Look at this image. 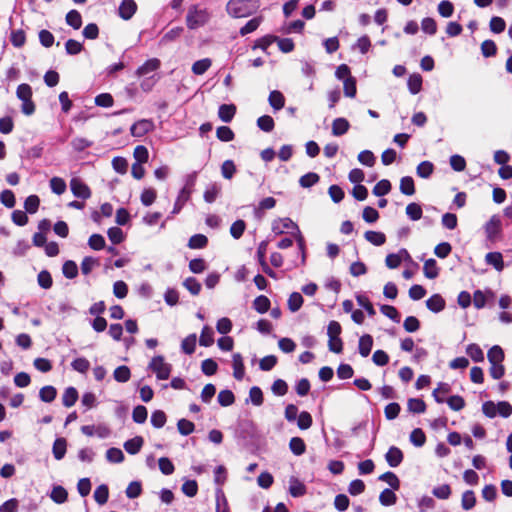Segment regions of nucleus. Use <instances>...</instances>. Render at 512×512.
<instances>
[{
  "label": "nucleus",
  "instance_id": "50",
  "mask_svg": "<svg viewBox=\"0 0 512 512\" xmlns=\"http://www.w3.org/2000/svg\"><path fill=\"white\" fill-rule=\"evenodd\" d=\"M320 180V176L315 172H309L299 179V184L303 188H309L315 184H317Z\"/></svg>",
  "mask_w": 512,
  "mask_h": 512
},
{
  "label": "nucleus",
  "instance_id": "55",
  "mask_svg": "<svg viewBox=\"0 0 512 512\" xmlns=\"http://www.w3.org/2000/svg\"><path fill=\"white\" fill-rule=\"evenodd\" d=\"M410 441L416 447H422L426 442V435L421 428H415L410 434Z\"/></svg>",
  "mask_w": 512,
  "mask_h": 512
},
{
  "label": "nucleus",
  "instance_id": "44",
  "mask_svg": "<svg viewBox=\"0 0 512 512\" xmlns=\"http://www.w3.org/2000/svg\"><path fill=\"white\" fill-rule=\"evenodd\" d=\"M263 20L262 16L254 17L250 19L241 29H240V35L245 36L249 33L254 32L257 30V28L260 26L261 22Z\"/></svg>",
  "mask_w": 512,
  "mask_h": 512
},
{
  "label": "nucleus",
  "instance_id": "57",
  "mask_svg": "<svg viewBox=\"0 0 512 512\" xmlns=\"http://www.w3.org/2000/svg\"><path fill=\"white\" fill-rule=\"evenodd\" d=\"M344 95L346 97L354 98L357 93L356 79L353 76H349L344 80Z\"/></svg>",
  "mask_w": 512,
  "mask_h": 512
},
{
  "label": "nucleus",
  "instance_id": "13",
  "mask_svg": "<svg viewBox=\"0 0 512 512\" xmlns=\"http://www.w3.org/2000/svg\"><path fill=\"white\" fill-rule=\"evenodd\" d=\"M373 347V338L370 334H364L359 338L358 349L362 357H367Z\"/></svg>",
  "mask_w": 512,
  "mask_h": 512
},
{
  "label": "nucleus",
  "instance_id": "56",
  "mask_svg": "<svg viewBox=\"0 0 512 512\" xmlns=\"http://www.w3.org/2000/svg\"><path fill=\"white\" fill-rule=\"evenodd\" d=\"M217 138L222 142H230L235 138L233 130L228 126H220L216 130Z\"/></svg>",
  "mask_w": 512,
  "mask_h": 512
},
{
  "label": "nucleus",
  "instance_id": "31",
  "mask_svg": "<svg viewBox=\"0 0 512 512\" xmlns=\"http://www.w3.org/2000/svg\"><path fill=\"white\" fill-rule=\"evenodd\" d=\"M407 408L412 413L421 414L426 411V403L420 398H409L407 401Z\"/></svg>",
  "mask_w": 512,
  "mask_h": 512
},
{
  "label": "nucleus",
  "instance_id": "3",
  "mask_svg": "<svg viewBox=\"0 0 512 512\" xmlns=\"http://www.w3.org/2000/svg\"><path fill=\"white\" fill-rule=\"evenodd\" d=\"M210 15L206 9H198L197 6L189 8L186 15V25L194 30L204 26L209 21Z\"/></svg>",
  "mask_w": 512,
  "mask_h": 512
},
{
  "label": "nucleus",
  "instance_id": "54",
  "mask_svg": "<svg viewBox=\"0 0 512 512\" xmlns=\"http://www.w3.org/2000/svg\"><path fill=\"white\" fill-rule=\"evenodd\" d=\"M63 275L68 279H74L78 275V266L72 260H67L62 266Z\"/></svg>",
  "mask_w": 512,
  "mask_h": 512
},
{
  "label": "nucleus",
  "instance_id": "19",
  "mask_svg": "<svg viewBox=\"0 0 512 512\" xmlns=\"http://www.w3.org/2000/svg\"><path fill=\"white\" fill-rule=\"evenodd\" d=\"M67 450V441L65 438L60 437L57 438L52 447L53 456L56 460H61L64 458Z\"/></svg>",
  "mask_w": 512,
  "mask_h": 512
},
{
  "label": "nucleus",
  "instance_id": "4",
  "mask_svg": "<svg viewBox=\"0 0 512 512\" xmlns=\"http://www.w3.org/2000/svg\"><path fill=\"white\" fill-rule=\"evenodd\" d=\"M149 369L156 374L157 379L166 380L170 376L172 367L169 363L165 362L162 355H158L151 359Z\"/></svg>",
  "mask_w": 512,
  "mask_h": 512
},
{
  "label": "nucleus",
  "instance_id": "32",
  "mask_svg": "<svg viewBox=\"0 0 512 512\" xmlns=\"http://www.w3.org/2000/svg\"><path fill=\"white\" fill-rule=\"evenodd\" d=\"M378 479L380 481L386 482L393 490L397 491L400 489V480L394 472L387 471V472L381 474L378 477Z\"/></svg>",
  "mask_w": 512,
  "mask_h": 512
},
{
  "label": "nucleus",
  "instance_id": "26",
  "mask_svg": "<svg viewBox=\"0 0 512 512\" xmlns=\"http://www.w3.org/2000/svg\"><path fill=\"white\" fill-rule=\"evenodd\" d=\"M271 306L269 298L265 295L257 296L253 301V308L260 314L266 313Z\"/></svg>",
  "mask_w": 512,
  "mask_h": 512
},
{
  "label": "nucleus",
  "instance_id": "35",
  "mask_svg": "<svg viewBox=\"0 0 512 512\" xmlns=\"http://www.w3.org/2000/svg\"><path fill=\"white\" fill-rule=\"evenodd\" d=\"M113 377L117 382L120 383L129 381L131 378L130 368L126 365L118 366L113 372Z\"/></svg>",
  "mask_w": 512,
  "mask_h": 512
},
{
  "label": "nucleus",
  "instance_id": "64",
  "mask_svg": "<svg viewBox=\"0 0 512 512\" xmlns=\"http://www.w3.org/2000/svg\"><path fill=\"white\" fill-rule=\"evenodd\" d=\"M476 504V497L472 490H467L463 493L461 505L464 510L472 509Z\"/></svg>",
  "mask_w": 512,
  "mask_h": 512
},
{
  "label": "nucleus",
  "instance_id": "21",
  "mask_svg": "<svg viewBox=\"0 0 512 512\" xmlns=\"http://www.w3.org/2000/svg\"><path fill=\"white\" fill-rule=\"evenodd\" d=\"M350 128V124L345 118H336L332 123V134L334 136H341L347 133Z\"/></svg>",
  "mask_w": 512,
  "mask_h": 512
},
{
  "label": "nucleus",
  "instance_id": "37",
  "mask_svg": "<svg viewBox=\"0 0 512 512\" xmlns=\"http://www.w3.org/2000/svg\"><path fill=\"white\" fill-rule=\"evenodd\" d=\"M400 191L402 194L411 196L415 193L414 180L410 176H404L400 180Z\"/></svg>",
  "mask_w": 512,
  "mask_h": 512
},
{
  "label": "nucleus",
  "instance_id": "15",
  "mask_svg": "<svg viewBox=\"0 0 512 512\" xmlns=\"http://www.w3.org/2000/svg\"><path fill=\"white\" fill-rule=\"evenodd\" d=\"M161 65V62L157 58H152L147 60L144 64H142L138 69L136 70V74L138 76H144L147 75L150 72H154L157 69H159Z\"/></svg>",
  "mask_w": 512,
  "mask_h": 512
},
{
  "label": "nucleus",
  "instance_id": "47",
  "mask_svg": "<svg viewBox=\"0 0 512 512\" xmlns=\"http://www.w3.org/2000/svg\"><path fill=\"white\" fill-rule=\"evenodd\" d=\"M434 171V165L430 161H423L418 164L416 173L421 178H429Z\"/></svg>",
  "mask_w": 512,
  "mask_h": 512
},
{
  "label": "nucleus",
  "instance_id": "62",
  "mask_svg": "<svg viewBox=\"0 0 512 512\" xmlns=\"http://www.w3.org/2000/svg\"><path fill=\"white\" fill-rule=\"evenodd\" d=\"M177 428L181 435L187 436L194 432L195 425L193 422L182 418V419L178 420Z\"/></svg>",
  "mask_w": 512,
  "mask_h": 512
},
{
  "label": "nucleus",
  "instance_id": "36",
  "mask_svg": "<svg viewBox=\"0 0 512 512\" xmlns=\"http://www.w3.org/2000/svg\"><path fill=\"white\" fill-rule=\"evenodd\" d=\"M422 76L418 73H414L409 76L407 85L408 89L412 94H417L422 89Z\"/></svg>",
  "mask_w": 512,
  "mask_h": 512
},
{
  "label": "nucleus",
  "instance_id": "38",
  "mask_svg": "<svg viewBox=\"0 0 512 512\" xmlns=\"http://www.w3.org/2000/svg\"><path fill=\"white\" fill-rule=\"evenodd\" d=\"M66 23L73 29L77 30L82 26V16L77 10H70L66 14Z\"/></svg>",
  "mask_w": 512,
  "mask_h": 512
},
{
  "label": "nucleus",
  "instance_id": "34",
  "mask_svg": "<svg viewBox=\"0 0 512 512\" xmlns=\"http://www.w3.org/2000/svg\"><path fill=\"white\" fill-rule=\"evenodd\" d=\"M379 502L383 506H392L397 502V496L393 489H384L379 495Z\"/></svg>",
  "mask_w": 512,
  "mask_h": 512
},
{
  "label": "nucleus",
  "instance_id": "42",
  "mask_svg": "<svg viewBox=\"0 0 512 512\" xmlns=\"http://www.w3.org/2000/svg\"><path fill=\"white\" fill-rule=\"evenodd\" d=\"M214 343V332L209 326H204L199 338V344L204 347H209Z\"/></svg>",
  "mask_w": 512,
  "mask_h": 512
},
{
  "label": "nucleus",
  "instance_id": "1",
  "mask_svg": "<svg viewBox=\"0 0 512 512\" xmlns=\"http://www.w3.org/2000/svg\"><path fill=\"white\" fill-rule=\"evenodd\" d=\"M259 7V0H229L226 10L234 18H244L255 13Z\"/></svg>",
  "mask_w": 512,
  "mask_h": 512
},
{
  "label": "nucleus",
  "instance_id": "52",
  "mask_svg": "<svg viewBox=\"0 0 512 512\" xmlns=\"http://www.w3.org/2000/svg\"><path fill=\"white\" fill-rule=\"evenodd\" d=\"M296 419H297V426L301 430H307L313 424L312 416L308 411H302Z\"/></svg>",
  "mask_w": 512,
  "mask_h": 512
},
{
  "label": "nucleus",
  "instance_id": "49",
  "mask_svg": "<svg viewBox=\"0 0 512 512\" xmlns=\"http://www.w3.org/2000/svg\"><path fill=\"white\" fill-rule=\"evenodd\" d=\"M10 41H11L12 45L16 48L23 47L26 42V34H25L24 30H22V29L13 30L10 34Z\"/></svg>",
  "mask_w": 512,
  "mask_h": 512
},
{
  "label": "nucleus",
  "instance_id": "61",
  "mask_svg": "<svg viewBox=\"0 0 512 512\" xmlns=\"http://www.w3.org/2000/svg\"><path fill=\"white\" fill-rule=\"evenodd\" d=\"M157 198V192L153 188H146L142 191L140 199L144 206L152 205Z\"/></svg>",
  "mask_w": 512,
  "mask_h": 512
},
{
  "label": "nucleus",
  "instance_id": "40",
  "mask_svg": "<svg viewBox=\"0 0 512 512\" xmlns=\"http://www.w3.org/2000/svg\"><path fill=\"white\" fill-rule=\"evenodd\" d=\"M57 396V390L54 386L47 385L40 389L39 397L43 402L51 403Z\"/></svg>",
  "mask_w": 512,
  "mask_h": 512
},
{
  "label": "nucleus",
  "instance_id": "7",
  "mask_svg": "<svg viewBox=\"0 0 512 512\" xmlns=\"http://www.w3.org/2000/svg\"><path fill=\"white\" fill-rule=\"evenodd\" d=\"M153 128L154 124L152 120L141 119L131 126L130 132L132 136L140 138L152 131Z\"/></svg>",
  "mask_w": 512,
  "mask_h": 512
},
{
  "label": "nucleus",
  "instance_id": "59",
  "mask_svg": "<svg viewBox=\"0 0 512 512\" xmlns=\"http://www.w3.org/2000/svg\"><path fill=\"white\" fill-rule=\"evenodd\" d=\"M40 205V199L37 195H30L25 199L24 208L27 213L34 214Z\"/></svg>",
  "mask_w": 512,
  "mask_h": 512
},
{
  "label": "nucleus",
  "instance_id": "6",
  "mask_svg": "<svg viewBox=\"0 0 512 512\" xmlns=\"http://www.w3.org/2000/svg\"><path fill=\"white\" fill-rule=\"evenodd\" d=\"M486 237L490 241H494L501 233V220L497 215H493L485 224Z\"/></svg>",
  "mask_w": 512,
  "mask_h": 512
},
{
  "label": "nucleus",
  "instance_id": "41",
  "mask_svg": "<svg viewBox=\"0 0 512 512\" xmlns=\"http://www.w3.org/2000/svg\"><path fill=\"white\" fill-rule=\"evenodd\" d=\"M109 488L105 484L99 485L94 491V499L99 505H103L108 501Z\"/></svg>",
  "mask_w": 512,
  "mask_h": 512
},
{
  "label": "nucleus",
  "instance_id": "27",
  "mask_svg": "<svg viewBox=\"0 0 512 512\" xmlns=\"http://www.w3.org/2000/svg\"><path fill=\"white\" fill-rule=\"evenodd\" d=\"M289 448L296 456H301L306 451V444L300 437H292L289 441Z\"/></svg>",
  "mask_w": 512,
  "mask_h": 512
},
{
  "label": "nucleus",
  "instance_id": "60",
  "mask_svg": "<svg viewBox=\"0 0 512 512\" xmlns=\"http://www.w3.org/2000/svg\"><path fill=\"white\" fill-rule=\"evenodd\" d=\"M246 223L244 220L239 219L232 223L230 227V234L234 239H239L244 234Z\"/></svg>",
  "mask_w": 512,
  "mask_h": 512
},
{
  "label": "nucleus",
  "instance_id": "23",
  "mask_svg": "<svg viewBox=\"0 0 512 512\" xmlns=\"http://www.w3.org/2000/svg\"><path fill=\"white\" fill-rule=\"evenodd\" d=\"M423 273L428 279H435L439 275V268L435 259L430 258L423 265Z\"/></svg>",
  "mask_w": 512,
  "mask_h": 512
},
{
  "label": "nucleus",
  "instance_id": "11",
  "mask_svg": "<svg viewBox=\"0 0 512 512\" xmlns=\"http://www.w3.org/2000/svg\"><path fill=\"white\" fill-rule=\"evenodd\" d=\"M446 302L440 294H433L426 300L427 308L433 313H439L445 309Z\"/></svg>",
  "mask_w": 512,
  "mask_h": 512
},
{
  "label": "nucleus",
  "instance_id": "51",
  "mask_svg": "<svg viewBox=\"0 0 512 512\" xmlns=\"http://www.w3.org/2000/svg\"><path fill=\"white\" fill-rule=\"evenodd\" d=\"M217 400L221 406L227 407L235 402V396L231 390L225 389L219 392Z\"/></svg>",
  "mask_w": 512,
  "mask_h": 512
},
{
  "label": "nucleus",
  "instance_id": "33",
  "mask_svg": "<svg viewBox=\"0 0 512 512\" xmlns=\"http://www.w3.org/2000/svg\"><path fill=\"white\" fill-rule=\"evenodd\" d=\"M208 244V238L204 234H195L190 237L187 246L190 249H203Z\"/></svg>",
  "mask_w": 512,
  "mask_h": 512
},
{
  "label": "nucleus",
  "instance_id": "53",
  "mask_svg": "<svg viewBox=\"0 0 512 512\" xmlns=\"http://www.w3.org/2000/svg\"><path fill=\"white\" fill-rule=\"evenodd\" d=\"M481 53L484 57H493L497 54V46L493 40L487 39L481 43Z\"/></svg>",
  "mask_w": 512,
  "mask_h": 512
},
{
  "label": "nucleus",
  "instance_id": "39",
  "mask_svg": "<svg viewBox=\"0 0 512 512\" xmlns=\"http://www.w3.org/2000/svg\"><path fill=\"white\" fill-rule=\"evenodd\" d=\"M303 297L299 292H293L290 294L287 305L291 312H297L303 305Z\"/></svg>",
  "mask_w": 512,
  "mask_h": 512
},
{
  "label": "nucleus",
  "instance_id": "29",
  "mask_svg": "<svg viewBox=\"0 0 512 512\" xmlns=\"http://www.w3.org/2000/svg\"><path fill=\"white\" fill-rule=\"evenodd\" d=\"M466 353L474 362H483L484 361L483 350L476 343L469 344L466 347Z\"/></svg>",
  "mask_w": 512,
  "mask_h": 512
},
{
  "label": "nucleus",
  "instance_id": "5",
  "mask_svg": "<svg viewBox=\"0 0 512 512\" xmlns=\"http://www.w3.org/2000/svg\"><path fill=\"white\" fill-rule=\"evenodd\" d=\"M70 188L73 193V195L77 198H81L83 200H86L91 197V190L88 187L87 184H85L81 179L79 178H73L70 181Z\"/></svg>",
  "mask_w": 512,
  "mask_h": 512
},
{
  "label": "nucleus",
  "instance_id": "14",
  "mask_svg": "<svg viewBox=\"0 0 512 512\" xmlns=\"http://www.w3.org/2000/svg\"><path fill=\"white\" fill-rule=\"evenodd\" d=\"M485 261L488 265L493 266L498 272H501L504 269L503 256L500 252L487 253L485 256Z\"/></svg>",
  "mask_w": 512,
  "mask_h": 512
},
{
  "label": "nucleus",
  "instance_id": "30",
  "mask_svg": "<svg viewBox=\"0 0 512 512\" xmlns=\"http://www.w3.org/2000/svg\"><path fill=\"white\" fill-rule=\"evenodd\" d=\"M364 237L375 246H381L386 242V236L383 232L369 230L365 232Z\"/></svg>",
  "mask_w": 512,
  "mask_h": 512
},
{
  "label": "nucleus",
  "instance_id": "45",
  "mask_svg": "<svg viewBox=\"0 0 512 512\" xmlns=\"http://www.w3.org/2000/svg\"><path fill=\"white\" fill-rule=\"evenodd\" d=\"M391 183L387 179L380 180L374 187H373V194L377 197H382L386 194H388L391 191Z\"/></svg>",
  "mask_w": 512,
  "mask_h": 512
},
{
  "label": "nucleus",
  "instance_id": "17",
  "mask_svg": "<svg viewBox=\"0 0 512 512\" xmlns=\"http://www.w3.org/2000/svg\"><path fill=\"white\" fill-rule=\"evenodd\" d=\"M268 102L274 110H281L285 105V97L279 90L270 92Z\"/></svg>",
  "mask_w": 512,
  "mask_h": 512
},
{
  "label": "nucleus",
  "instance_id": "18",
  "mask_svg": "<svg viewBox=\"0 0 512 512\" xmlns=\"http://www.w3.org/2000/svg\"><path fill=\"white\" fill-rule=\"evenodd\" d=\"M144 444V440L141 436H135L132 439L127 440L124 443V449L131 455L137 454Z\"/></svg>",
  "mask_w": 512,
  "mask_h": 512
},
{
  "label": "nucleus",
  "instance_id": "12",
  "mask_svg": "<svg viewBox=\"0 0 512 512\" xmlns=\"http://www.w3.org/2000/svg\"><path fill=\"white\" fill-rule=\"evenodd\" d=\"M236 110L234 104H222L218 109V116L223 122L229 123L234 118Z\"/></svg>",
  "mask_w": 512,
  "mask_h": 512
},
{
  "label": "nucleus",
  "instance_id": "46",
  "mask_svg": "<svg viewBox=\"0 0 512 512\" xmlns=\"http://www.w3.org/2000/svg\"><path fill=\"white\" fill-rule=\"evenodd\" d=\"M406 214L412 221H417L422 218L423 210L418 203H409L406 206Z\"/></svg>",
  "mask_w": 512,
  "mask_h": 512
},
{
  "label": "nucleus",
  "instance_id": "2",
  "mask_svg": "<svg viewBox=\"0 0 512 512\" xmlns=\"http://www.w3.org/2000/svg\"><path fill=\"white\" fill-rule=\"evenodd\" d=\"M32 88L27 83H22L18 85L16 89V96L19 100L22 101L21 111L23 114L30 116L35 112V104L32 100Z\"/></svg>",
  "mask_w": 512,
  "mask_h": 512
},
{
  "label": "nucleus",
  "instance_id": "8",
  "mask_svg": "<svg viewBox=\"0 0 512 512\" xmlns=\"http://www.w3.org/2000/svg\"><path fill=\"white\" fill-rule=\"evenodd\" d=\"M385 459L390 467H398L404 459V454L400 448L391 446L385 454Z\"/></svg>",
  "mask_w": 512,
  "mask_h": 512
},
{
  "label": "nucleus",
  "instance_id": "43",
  "mask_svg": "<svg viewBox=\"0 0 512 512\" xmlns=\"http://www.w3.org/2000/svg\"><path fill=\"white\" fill-rule=\"evenodd\" d=\"M197 337L196 334H190L182 340L181 348L185 354L191 355L195 352Z\"/></svg>",
  "mask_w": 512,
  "mask_h": 512
},
{
  "label": "nucleus",
  "instance_id": "25",
  "mask_svg": "<svg viewBox=\"0 0 512 512\" xmlns=\"http://www.w3.org/2000/svg\"><path fill=\"white\" fill-rule=\"evenodd\" d=\"M451 391V386L445 382H439L437 388L432 392V396L437 403H443L445 401L444 396Z\"/></svg>",
  "mask_w": 512,
  "mask_h": 512
},
{
  "label": "nucleus",
  "instance_id": "48",
  "mask_svg": "<svg viewBox=\"0 0 512 512\" xmlns=\"http://www.w3.org/2000/svg\"><path fill=\"white\" fill-rule=\"evenodd\" d=\"M212 61L209 58L198 60L192 65V72L195 75H203L210 67Z\"/></svg>",
  "mask_w": 512,
  "mask_h": 512
},
{
  "label": "nucleus",
  "instance_id": "20",
  "mask_svg": "<svg viewBox=\"0 0 512 512\" xmlns=\"http://www.w3.org/2000/svg\"><path fill=\"white\" fill-rule=\"evenodd\" d=\"M190 195H191V189H188L187 187L182 188V190L180 191V193L175 201V204H174V207L172 210L173 214H177L182 210V208L184 207L186 202L190 199Z\"/></svg>",
  "mask_w": 512,
  "mask_h": 512
},
{
  "label": "nucleus",
  "instance_id": "22",
  "mask_svg": "<svg viewBox=\"0 0 512 512\" xmlns=\"http://www.w3.org/2000/svg\"><path fill=\"white\" fill-rule=\"evenodd\" d=\"M487 358L490 364L503 363L505 354L500 346L494 345L488 350Z\"/></svg>",
  "mask_w": 512,
  "mask_h": 512
},
{
  "label": "nucleus",
  "instance_id": "24",
  "mask_svg": "<svg viewBox=\"0 0 512 512\" xmlns=\"http://www.w3.org/2000/svg\"><path fill=\"white\" fill-rule=\"evenodd\" d=\"M50 498L57 504H63L68 499V492L63 486L57 485L52 488Z\"/></svg>",
  "mask_w": 512,
  "mask_h": 512
},
{
  "label": "nucleus",
  "instance_id": "9",
  "mask_svg": "<svg viewBox=\"0 0 512 512\" xmlns=\"http://www.w3.org/2000/svg\"><path fill=\"white\" fill-rule=\"evenodd\" d=\"M137 4L134 0H123L119 6V16L124 20H129L136 13Z\"/></svg>",
  "mask_w": 512,
  "mask_h": 512
},
{
  "label": "nucleus",
  "instance_id": "58",
  "mask_svg": "<svg viewBox=\"0 0 512 512\" xmlns=\"http://www.w3.org/2000/svg\"><path fill=\"white\" fill-rule=\"evenodd\" d=\"M257 126L264 132H271L274 129V119L269 115L260 116L257 119Z\"/></svg>",
  "mask_w": 512,
  "mask_h": 512
},
{
  "label": "nucleus",
  "instance_id": "63",
  "mask_svg": "<svg viewBox=\"0 0 512 512\" xmlns=\"http://www.w3.org/2000/svg\"><path fill=\"white\" fill-rule=\"evenodd\" d=\"M126 496L129 499H135L142 493V484L140 481H132L126 488Z\"/></svg>",
  "mask_w": 512,
  "mask_h": 512
},
{
  "label": "nucleus",
  "instance_id": "10",
  "mask_svg": "<svg viewBox=\"0 0 512 512\" xmlns=\"http://www.w3.org/2000/svg\"><path fill=\"white\" fill-rule=\"evenodd\" d=\"M233 376L237 380H242L245 375V366L243 357L240 353H234L232 356Z\"/></svg>",
  "mask_w": 512,
  "mask_h": 512
},
{
  "label": "nucleus",
  "instance_id": "28",
  "mask_svg": "<svg viewBox=\"0 0 512 512\" xmlns=\"http://www.w3.org/2000/svg\"><path fill=\"white\" fill-rule=\"evenodd\" d=\"M78 400V391L74 387L65 389L62 395V403L65 407H72Z\"/></svg>",
  "mask_w": 512,
  "mask_h": 512
},
{
  "label": "nucleus",
  "instance_id": "16",
  "mask_svg": "<svg viewBox=\"0 0 512 512\" xmlns=\"http://www.w3.org/2000/svg\"><path fill=\"white\" fill-rule=\"evenodd\" d=\"M307 489L304 483H302L298 478L291 477L290 478V486L289 493L292 497H302L306 494Z\"/></svg>",
  "mask_w": 512,
  "mask_h": 512
}]
</instances>
